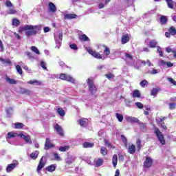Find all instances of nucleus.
<instances>
[{
  "label": "nucleus",
  "mask_w": 176,
  "mask_h": 176,
  "mask_svg": "<svg viewBox=\"0 0 176 176\" xmlns=\"http://www.w3.org/2000/svg\"><path fill=\"white\" fill-rule=\"evenodd\" d=\"M54 129L56 130V133H58V135L60 137H64V129H63V127L60 126L58 124H56L54 126Z\"/></svg>",
  "instance_id": "6"
},
{
  "label": "nucleus",
  "mask_w": 176,
  "mask_h": 176,
  "mask_svg": "<svg viewBox=\"0 0 176 176\" xmlns=\"http://www.w3.org/2000/svg\"><path fill=\"white\" fill-rule=\"evenodd\" d=\"M69 149V146H60L59 148L60 152H67Z\"/></svg>",
  "instance_id": "41"
},
{
  "label": "nucleus",
  "mask_w": 176,
  "mask_h": 176,
  "mask_svg": "<svg viewBox=\"0 0 176 176\" xmlns=\"http://www.w3.org/2000/svg\"><path fill=\"white\" fill-rule=\"evenodd\" d=\"M160 21L161 24H167V21H168V19H167V16L162 15L160 16Z\"/></svg>",
  "instance_id": "27"
},
{
  "label": "nucleus",
  "mask_w": 176,
  "mask_h": 176,
  "mask_svg": "<svg viewBox=\"0 0 176 176\" xmlns=\"http://www.w3.org/2000/svg\"><path fill=\"white\" fill-rule=\"evenodd\" d=\"M39 26L38 25H25V26L19 27L18 32H19V34H23V31H26L25 35L28 38H30V36H32V35H36Z\"/></svg>",
  "instance_id": "1"
},
{
  "label": "nucleus",
  "mask_w": 176,
  "mask_h": 176,
  "mask_svg": "<svg viewBox=\"0 0 176 176\" xmlns=\"http://www.w3.org/2000/svg\"><path fill=\"white\" fill-rule=\"evenodd\" d=\"M154 134H155L158 141L162 144V145H166V139L164 138V135L157 126L154 127Z\"/></svg>",
  "instance_id": "3"
},
{
  "label": "nucleus",
  "mask_w": 176,
  "mask_h": 176,
  "mask_svg": "<svg viewBox=\"0 0 176 176\" xmlns=\"http://www.w3.org/2000/svg\"><path fill=\"white\" fill-rule=\"evenodd\" d=\"M105 76L109 80L110 79H113V78H115V75H113L112 73H109L107 74H105Z\"/></svg>",
  "instance_id": "51"
},
{
  "label": "nucleus",
  "mask_w": 176,
  "mask_h": 176,
  "mask_svg": "<svg viewBox=\"0 0 176 176\" xmlns=\"http://www.w3.org/2000/svg\"><path fill=\"white\" fill-rule=\"evenodd\" d=\"M116 116L118 122H123V115L116 113Z\"/></svg>",
  "instance_id": "45"
},
{
  "label": "nucleus",
  "mask_w": 176,
  "mask_h": 176,
  "mask_svg": "<svg viewBox=\"0 0 176 176\" xmlns=\"http://www.w3.org/2000/svg\"><path fill=\"white\" fill-rule=\"evenodd\" d=\"M132 97H133V98H141V93L140 92V90H138V89L134 90L133 92Z\"/></svg>",
  "instance_id": "23"
},
{
  "label": "nucleus",
  "mask_w": 176,
  "mask_h": 176,
  "mask_svg": "<svg viewBox=\"0 0 176 176\" xmlns=\"http://www.w3.org/2000/svg\"><path fill=\"white\" fill-rule=\"evenodd\" d=\"M87 85H88V90L90 94L92 96H96L97 91H98V89L96 87V84H94V80L88 78L87 80Z\"/></svg>",
  "instance_id": "2"
},
{
  "label": "nucleus",
  "mask_w": 176,
  "mask_h": 176,
  "mask_svg": "<svg viewBox=\"0 0 176 176\" xmlns=\"http://www.w3.org/2000/svg\"><path fill=\"white\" fill-rule=\"evenodd\" d=\"M50 148H54V144H52L50 138H47L45 139V149H50Z\"/></svg>",
  "instance_id": "9"
},
{
  "label": "nucleus",
  "mask_w": 176,
  "mask_h": 176,
  "mask_svg": "<svg viewBox=\"0 0 176 176\" xmlns=\"http://www.w3.org/2000/svg\"><path fill=\"white\" fill-rule=\"evenodd\" d=\"M100 153L102 156H107V155H108V149L104 146H102L100 148Z\"/></svg>",
  "instance_id": "31"
},
{
  "label": "nucleus",
  "mask_w": 176,
  "mask_h": 176,
  "mask_svg": "<svg viewBox=\"0 0 176 176\" xmlns=\"http://www.w3.org/2000/svg\"><path fill=\"white\" fill-rule=\"evenodd\" d=\"M153 163V160L151 158V157H147L144 162V166L145 168H149L152 166V164Z\"/></svg>",
  "instance_id": "7"
},
{
  "label": "nucleus",
  "mask_w": 176,
  "mask_h": 176,
  "mask_svg": "<svg viewBox=\"0 0 176 176\" xmlns=\"http://www.w3.org/2000/svg\"><path fill=\"white\" fill-rule=\"evenodd\" d=\"M28 83H29V85H34V83H36V85L37 86H41V85H42V82H41L38 81V80H30V81H28Z\"/></svg>",
  "instance_id": "39"
},
{
  "label": "nucleus",
  "mask_w": 176,
  "mask_h": 176,
  "mask_svg": "<svg viewBox=\"0 0 176 176\" xmlns=\"http://www.w3.org/2000/svg\"><path fill=\"white\" fill-rule=\"evenodd\" d=\"M46 171H48L49 173H53V171L56 170V166L54 165H50L45 168Z\"/></svg>",
  "instance_id": "29"
},
{
  "label": "nucleus",
  "mask_w": 176,
  "mask_h": 176,
  "mask_svg": "<svg viewBox=\"0 0 176 176\" xmlns=\"http://www.w3.org/2000/svg\"><path fill=\"white\" fill-rule=\"evenodd\" d=\"M70 49H72L73 50H78V45H76V44H72L70 45Z\"/></svg>",
  "instance_id": "57"
},
{
  "label": "nucleus",
  "mask_w": 176,
  "mask_h": 176,
  "mask_svg": "<svg viewBox=\"0 0 176 176\" xmlns=\"http://www.w3.org/2000/svg\"><path fill=\"white\" fill-rule=\"evenodd\" d=\"M138 124L140 127V129H146V124L144 123V122H141V121H139Z\"/></svg>",
  "instance_id": "52"
},
{
  "label": "nucleus",
  "mask_w": 176,
  "mask_h": 176,
  "mask_svg": "<svg viewBox=\"0 0 176 176\" xmlns=\"http://www.w3.org/2000/svg\"><path fill=\"white\" fill-rule=\"evenodd\" d=\"M118 160L120 162H124V155H123L122 154H121L120 153H118Z\"/></svg>",
  "instance_id": "54"
},
{
  "label": "nucleus",
  "mask_w": 176,
  "mask_h": 176,
  "mask_svg": "<svg viewBox=\"0 0 176 176\" xmlns=\"http://www.w3.org/2000/svg\"><path fill=\"white\" fill-rule=\"evenodd\" d=\"M16 166H17L16 163H13V164H8L6 167V171L8 173H10V171H13V169L16 168Z\"/></svg>",
  "instance_id": "15"
},
{
  "label": "nucleus",
  "mask_w": 176,
  "mask_h": 176,
  "mask_svg": "<svg viewBox=\"0 0 176 176\" xmlns=\"http://www.w3.org/2000/svg\"><path fill=\"white\" fill-rule=\"evenodd\" d=\"M136 107L139 108V109H144V104L141 102H137L135 103Z\"/></svg>",
  "instance_id": "50"
},
{
  "label": "nucleus",
  "mask_w": 176,
  "mask_h": 176,
  "mask_svg": "<svg viewBox=\"0 0 176 176\" xmlns=\"http://www.w3.org/2000/svg\"><path fill=\"white\" fill-rule=\"evenodd\" d=\"M6 6H7V8H12V6H13V4L12 3V1H10V0H7L6 1Z\"/></svg>",
  "instance_id": "53"
},
{
  "label": "nucleus",
  "mask_w": 176,
  "mask_h": 176,
  "mask_svg": "<svg viewBox=\"0 0 176 176\" xmlns=\"http://www.w3.org/2000/svg\"><path fill=\"white\" fill-rule=\"evenodd\" d=\"M20 94H25L26 96H30V94H31V91L30 89H27L25 88L21 87L20 88Z\"/></svg>",
  "instance_id": "19"
},
{
  "label": "nucleus",
  "mask_w": 176,
  "mask_h": 176,
  "mask_svg": "<svg viewBox=\"0 0 176 176\" xmlns=\"http://www.w3.org/2000/svg\"><path fill=\"white\" fill-rule=\"evenodd\" d=\"M87 52L95 58H98V60H101L102 58V56L100 53L93 50L90 47H87Z\"/></svg>",
  "instance_id": "5"
},
{
  "label": "nucleus",
  "mask_w": 176,
  "mask_h": 176,
  "mask_svg": "<svg viewBox=\"0 0 176 176\" xmlns=\"http://www.w3.org/2000/svg\"><path fill=\"white\" fill-rule=\"evenodd\" d=\"M137 148H135V145L131 144L128 147V152L130 155H134L135 153V151Z\"/></svg>",
  "instance_id": "16"
},
{
  "label": "nucleus",
  "mask_w": 176,
  "mask_h": 176,
  "mask_svg": "<svg viewBox=\"0 0 176 176\" xmlns=\"http://www.w3.org/2000/svg\"><path fill=\"white\" fill-rule=\"evenodd\" d=\"M78 122L79 123L81 127H86L87 126V123H89V120L85 118H82L78 120Z\"/></svg>",
  "instance_id": "8"
},
{
  "label": "nucleus",
  "mask_w": 176,
  "mask_h": 176,
  "mask_svg": "<svg viewBox=\"0 0 176 176\" xmlns=\"http://www.w3.org/2000/svg\"><path fill=\"white\" fill-rule=\"evenodd\" d=\"M121 140L126 146H127V138L124 135H121Z\"/></svg>",
  "instance_id": "49"
},
{
  "label": "nucleus",
  "mask_w": 176,
  "mask_h": 176,
  "mask_svg": "<svg viewBox=\"0 0 176 176\" xmlns=\"http://www.w3.org/2000/svg\"><path fill=\"white\" fill-rule=\"evenodd\" d=\"M112 163L113 166L115 168H116V166H118V155L114 154L112 157Z\"/></svg>",
  "instance_id": "24"
},
{
  "label": "nucleus",
  "mask_w": 176,
  "mask_h": 176,
  "mask_svg": "<svg viewBox=\"0 0 176 176\" xmlns=\"http://www.w3.org/2000/svg\"><path fill=\"white\" fill-rule=\"evenodd\" d=\"M95 164H96V167H101V165L104 164V159H102V158L98 159L96 161Z\"/></svg>",
  "instance_id": "28"
},
{
  "label": "nucleus",
  "mask_w": 176,
  "mask_h": 176,
  "mask_svg": "<svg viewBox=\"0 0 176 176\" xmlns=\"http://www.w3.org/2000/svg\"><path fill=\"white\" fill-rule=\"evenodd\" d=\"M41 67H42L43 69H46V68H47L46 67V63L45 62H43V61H41Z\"/></svg>",
  "instance_id": "61"
},
{
  "label": "nucleus",
  "mask_w": 176,
  "mask_h": 176,
  "mask_svg": "<svg viewBox=\"0 0 176 176\" xmlns=\"http://www.w3.org/2000/svg\"><path fill=\"white\" fill-rule=\"evenodd\" d=\"M0 52H3V43L1 40H0Z\"/></svg>",
  "instance_id": "63"
},
{
  "label": "nucleus",
  "mask_w": 176,
  "mask_h": 176,
  "mask_svg": "<svg viewBox=\"0 0 176 176\" xmlns=\"http://www.w3.org/2000/svg\"><path fill=\"white\" fill-rule=\"evenodd\" d=\"M16 69L19 75H23V69L21 68V66L17 65Z\"/></svg>",
  "instance_id": "47"
},
{
  "label": "nucleus",
  "mask_w": 176,
  "mask_h": 176,
  "mask_svg": "<svg viewBox=\"0 0 176 176\" xmlns=\"http://www.w3.org/2000/svg\"><path fill=\"white\" fill-rule=\"evenodd\" d=\"M166 2L169 9H174V2H173V0H166Z\"/></svg>",
  "instance_id": "33"
},
{
  "label": "nucleus",
  "mask_w": 176,
  "mask_h": 176,
  "mask_svg": "<svg viewBox=\"0 0 176 176\" xmlns=\"http://www.w3.org/2000/svg\"><path fill=\"white\" fill-rule=\"evenodd\" d=\"M83 148H93L94 146V143L89 142H85L82 144Z\"/></svg>",
  "instance_id": "25"
},
{
  "label": "nucleus",
  "mask_w": 176,
  "mask_h": 176,
  "mask_svg": "<svg viewBox=\"0 0 176 176\" xmlns=\"http://www.w3.org/2000/svg\"><path fill=\"white\" fill-rule=\"evenodd\" d=\"M25 54L28 57V58H30V60H34L35 58V56H34V54H32L30 52H26Z\"/></svg>",
  "instance_id": "42"
},
{
  "label": "nucleus",
  "mask_w": 176,
  "mask_h": 176,
  "mask_svg": "<svg viewBox=\"0 0 176 176\" xmlns=\"http://www.w3.org/2000/svg\"><path fill=\"white\" fill-rule=\"evenodd\" d=\"M59 79H61V80H66V82H70L71 83L75 82V79H74L69 74H60L59 75Z\"/></svg>",
  "instance_id": "4"
},
{
  "label": "nucleus",
  "mask_w": 176,
  "mask_h": 176,
  "mask_svg": "<svg viewBox=\"0 0 176 176\" xmlns=\"http://www.w3.org/2000/svg\"><path fill=\"white\" fill-rule=\"evenodd\" d=\"M157 52H159L160 57H163V51H162V48L158 47Z\"/></svg>",
  "instance_id": "60"
},
{
  "label": "nucleus",
  "mask_w": 176,
  "mask_h": 176,
  "mask_svg": "<svg viewBox=\"0 0 176 176\" xmlns=\"http://www.w3.org/2000/svg\"><path fill=\"white\" fill-rule=\"evenodd\" d=\"M159 91H160V89L159 88V87L153 88L151 91V96H156L157 95V93H159Z\"/></svg>",
  "instance_id": "26"
},
{
  "label": "nucleus",
  "mask_w": 176,
  "mask_h": 176,
  "mask_svg": "<svg viewBox=\"0 0 176 176\" xmlns=\"http://www.w3.org/2000/svg\"><path fill=\"white\" fill-rule=\"evenodd\" d=\"M19 137L23 138L27 144H32V140H31V137H30V135L26 136L23 133H20Z\"/></svg>",
  "instance_id": "10"
},
{
  "label": "nucleus",
  "mask_w": 176,
  "mask_h": 176,
  "mask_svg": "<svg viewBox=\"0 0 176 176\" xmlns=\"http://www.w3.org/2000/svg\"><path fill=\"white\" fill-rule=\"evenodd\" d=\"M120 170H119V169H116L114 176H120Z\"/></svg>",
  "instance_id": "64"
},
{
  "label": "nucleus",
  "mask_w": 176,
  "mask_h": 176,
  "mask_svg": "<svg viewBox=\"0 0 176 176\" xmlns=\"http://www.w3.org/2000/svg\"><path fill=\"white\" fill-rule=\"evenodd\" d=\"M48 7L50 12H52V13H56V12H57V7H56V5H54V3H53L52 2L49 3Z\"/></svg>",
  "instance_id": "14"
},
{
  "label": "nucleus",
  "mask_w": 176,
  "mask_h": 176,
  "mask_svg": "<svg viewBox=\"0 0 176 176\" xmlns=\"http://www.w3.org/2000/svg\"><path fill=\"white\" fill-rule=\"evenodd\" d=\"M160 124L164 130H167L168 128L167 126L165 124L164 122H160Z\"/></svg>",
  "instance_id": "56"
},
{
  "label": "nucleus",
  "mask_w": 176,
  "mask_h": 176,
  "mask_svg": "<svg viewBox=\"0 0 176 176\" xmlns=\"http://www.w3.org/2000/svg\"><path fill=\"white\" fill-rule=\"evenodd\" d=\"M104 144L108 146V148H111V149H115V146L112 145L109 140H104Z\"/></svg>",
  "instance_id": "40"
},
{
  "label": "nucleus",
  "mask_w": 176,
  "mask_h": 176,
  "mask_svg": "<svg viewBox=\"0 0 176 176\" xmlns=\"http://www.w3.org/2000/svg\"><path fill=\"white\" fill-rule=\"evenodd\" d=\"M160 64L162 65H166V66L168 67V68H171V67H174V64H173V63L170 61L166 62L164 60H160Z\"/></svg>",
  "instance_id": "21"
},
{
  "label": "nucleus",
  "mask_w": 176,
  "mask_h": 176,
  "mask_svg": "<svg viewBox=\"0 0 176 176\" xmlns=\"http://www.w3.org/2000/svg\"><path fill=\"white\" fill-rule=\"evenodd\" d=\"M130 41V36H129V34H124L122 36L121 38V43L122 45H125V43H127Z\"/></svg>",
  "instance_id": "13"
},
{
  "label": "nucleus",
  "mask_w": 176,
  "mask_h": 176,
  "mask_svg": "<svg viewBox=\"0 0 176 176\" xmlns=\"http://www.w3.org/2000/svg\"><path fill=\"white\" fill-rule=\"evenodd\" d=\"M45 157L43 156L40 160H39V162H38V166H37V171H41V170H42V168H43V167H45V164H46V162H45L43 161V158Z\"/></svg>",
  "instance_id": "11"
},
{
  "label": "nucleus",
  "mask_w": 176,
  "mask_h": 176,
  "mask_svg": "<svg viewBox=\"0 0 176 176\" xmlns=\"http://www.w3.org/2000/svg\"><path fill=\"white\" fill-rule=\"evenodd\" d=\"M18 134L17 133H14V132H8V138L9 140H10V138H14V137H17Z\"/></svg>",
  "instance_id": "34"
},
{
  "label": "nucleus",
  "mask_w": 176,
  "mask_h": 176,
  "mask_svg": "<svg viewBox=\"0 0 176 176\" xmlns=\"http://www.w3.org/2000/svg\"><path fill=\"white\" fill-rule=\"evenodd\" d=\"M6 80L10 85H16L17 84V81L16 80H14L13 78H10L8 76H6Z\"/></svg>",
  "instance_id": "20"
},
{
  "label": "nucleus",
  "mask_w": 176,
  "mask_h": 176,
  "mask_svg": "<svg viewBox=\"0 0 176 176\" xmlns=\"http://www.w3.org/2000/svg\"><path fill=\"white\" fill-rule=\"evenodd\" d=\"M57 113H58V115H60V116H65V111H64V109H63V108H58L57 109Z\"/></svg>",
  "instance_id": "37"
},
{
  "label": "nucleus",
  "mask_w": 176,
  "mask_h": 176,
  "mask_svg": "<svg viewBox=\"0 0 176 176\" xmlns=\"http://www.w3.org/2000/svg\"><path fill=\"white\" fill-rule=\"evenodd\" d=\"M156 46H157V42L156 41H150L148 47L155 48Z\"/></svg>",
  "instance_id": "32"
},
{
  "label": "nucleus",
  "mask_w": 176,
  "mask_h": 176,
  "mask_svg": "<svg viewBox=\"0 0 176 176\" xmlns=\"http://www.w3.org/2000/svg\"><path fill=\"white\" fill-rule=\"evenodd\" d=\"M136 146L138 148V151H141V148H142V144L141 140H140V139L137 140Z\"/></svg>",
  "instance_id": "36"
},
{
  "label": "nucleus",
  "mask_w": 176,
  "mask_h": 176,
  "mask_svg": "<svg viewBox=\"0 0 176 176\" xmlns=\"http://www.w3.org/2000/svg\"><path fill=\"white\" fill-rule=\"evenodd\" d=\"M80 41H83L84 42H89L90 41V38L87 37L86 34H82L79 36Z\"/></svg>",
  "instance_id": "30"
},
{
  "label": "nucleus",
  "mask_w": 176,
  "mask_h": 176,
  "mask_svg": "<svg viewBox=\"0 0 176 176\" xmlns=\"http://www.w3.org/2000/svg\"><path fill=\"white\" fill-rule=\"evenodd\" d=\"M0 61H1L2 64H4V65H12V60L9 58H0Z\"/></svg>",
  "instance_id": "18"
},
{
  "label": "nucleus",
  "mask_w": 176,
  "mask_h": 176,
  "mask_svg": "<svg viewBox=\"0 0 176 176\" xmlns=\"http://www.w3.org/2000/svg\"><path fill=\"white\" fill-rule=\"evenodd\" d=\"M38 156H39V151H35L30 153V158L32 160H36L38 159Z\"/></svg>",
  "instance_id": "17"
},
{
  "label": "nucleus",
  "mask_w": 176,
  "mask_h": 176,
  "mask_svg": "<svg viewBox=\"0 0 176 176\" xmlns=\"http://www.w3.org/2000/svg\"><path fill=\"white\" fill-rule=\"evenodd\" d=\"M24 127V124L21 122H16L14 124V129H20Z\"/></svg>",
  "instance_id": "38"
},
{
  "label": "nucleus",
  "mask_w": 176,
  "mask_h": 176,
  "mask_svg": "<svg viewBox=\"0 0 176 176\" xmlns=\"http://www.w3.org/2000/svg\"><path fill=\"white\" fill-rule=\"evenodd\" d=\"M125 56L127 58H129V60H133V56L130 54H125Z\"/></svg>",
  "instance_id": "62"
},
{
  "label": "nucleus",
  "mask_w": 176,
  "mask_h": 176,
  "mask_svg": "<svg viewBox=\"0 0 176 176\" xmlns=\"http://www.w3.org/2000/svg\"><path fill=\"white\" fill-rule=\"evenodd\" d=\"M168 31H169L170 35H176V29L173 26L170 27L168 29Z\"/></svg>",
  "instance_id": "43"
},
{
  "label": "nucleus",
  "mask_w": 176,
  "mask_h": 176,
  "mask_svg": "<svg viewBox=\"0 0 176 176\" xmlns=\"http://www.w3.org/2000/svg\"><path fill=\"white\" fill-rule=\"evenodd\" d=\"M31 50L36 53V54H41V52H39V50H38V47L35 46H32L31 47Z\"/></svg>",
  "instance_id": "46"
},
{
  "label": "nucleus",
  "mask_w": 176,
  "mask_h": 176,
  "mask_svg": "<svg viewBox=\"0 0 176 176\" xmlns=\"http://www.w3.org/2000/svg\"><path fill=\"white\" fill-rule=\"evenodd\" d=\"M168 80L170 82V83H173L174 86H176V81L174 79H173L172 78H168Z\"/></svg>",
  "instance_id": "58"
},
{
  "label": "nucleus",
  "mask_w": 176,
  "mask_h": 176,
  "mask_svg": "<svg viewBox=\"0 0 176 176\" xmlns=\"http://www.w3.org/2000/svg\"><path fill=\"white\" fill-rule=\"evenodd\" d=\"M126 120L128 123H140V120L135 117H126Z\"/></svg>",
  "instance_id": "12"
},
{
  "label": "nucleus",
  "mask_w": 176,
  "mask_h": 176,
  "mask_svg": "<svg viewBox=\"0 0 176 176\" xmlns=\"http://www.w3.org/2000/svg\"><path fill=\"white\" fill-rule=\"evenodd\" d=\"M176 108V103L175 102H172V103H169V109L173 110V109H175Z\"/></svg>",
  "instance_id": "55"
},
{
  "label": "nucleus",
  "mask_w": 176,
  "mask_h": 176,
  "mask_svg": "<svg viewBox=\"0 0 176 176\" xmlns=\"http://www.w3.org/2000/svg\"><path fill=\"white\" fill-rule=\"evenodd\" d=\"M16 13H17L16 10L10 9L8 14H16Z\"/></svg>",
  "instance_id": "59"
},
{
  "label": "nucleus",
  "mask_w": 176,
  "mask_h": 176,
  "mask_svg": "<svg viewBox=\"0 0 176 176\" xmlns=\"http://www.w3.org/2000/svg\"><path fill=\"white\" fill-rule=\"evenodd\" d=\"M141 87H145V86H148V80H143L140 82Z\"/></svg>",
  "instance_id": "48"
},
{
  "label": "nucleus",
  "mask_w": 176,
  "mask_h": 176,
  "mask_svg": "<svg viewBox=\"0 0 176 176\" xmlns=\"http://www.w3.org/2000/svg\"><path fill=\"white\" fill-rule=\"evenodd\" d=\"M20 24V21L17 19H12V25H14V27H19V25Z\"/></svg>",
  "instance_id": "44"
},
{
  "label": "nucleus",
  "mask_w": 176,
  "mask_h": 176,
  "mask_svg": "<svg viewBox=\"0 0 176 176\" xmlns=\"http://www.w3.org/2000/svg\"><path fill=\"white\" fill-rule=\"evenodd\" d=\"M77 15L75 14H65V20L67 19V20H71L72 19H76Z\"/></svg>",
  "instance_id": "22"
},
{
  "label": "nucleus",
  "mask_w": 176,
  "mask_h": 176,
  "mask_svg": "<svg viewBox=\"0 0 176 176\" xmlns=\"http://www.w3.org/2000/svg\"><path fill=\"white\" fill-rule=\"evenodd\" d=\"M103 47L104 48V56H109L111 54V50L107 45H103Z\"/></svg>",
  "instance_id": "35"
}]
</instances>
